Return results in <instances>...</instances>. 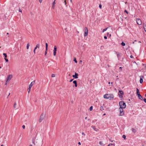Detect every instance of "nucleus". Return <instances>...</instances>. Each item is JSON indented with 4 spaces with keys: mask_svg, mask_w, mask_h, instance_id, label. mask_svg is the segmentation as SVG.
Here are the masks:
<instances>
[{
    "mask_svg": "<svg viewBox=\"0 0 146 146\" xmlns=\"http://www.w3.org/2000/svg\"><path fill=\"white\" fill-rule=\"evenodd\" d=\"M3 55L4 56L5 58H6L7 57V54L6 53H4L3 54Z\"/></svg>",
    "mask_w": 146,
    "mask_h": 146,
    "instance_id": "nucleus-22",
    "label": "nucleus"
},
{
    "mask_svg": "<svg viewBox=\"0 0 146 146\" xmlns=\"http://www.w3.org/2000/svg\"><path fill=\"white\" fill-rule=\"evenodd\" d=\"M87 117H86L85 118V119H87Z\"/></svg>",
    "mask_w": 146,
    "mask_h": 146,
    "instance_id": "nucleus-63",
    "label": "nucleus"
},
{
    "mask_svg": "<svg viewBox=\"0 0 146 146\" xmlns=\"http://www.w3.org/2000/svg\"><path fill=\"white\" fill-rule=\"evenodd\" d=\"M5 60L6 62H8V60L6 58H5Z\"/></svg>",
    "mask_w": 146,
    "mask_h": 146,
    "instance_id": "nucleus-36",
    "label": "nucleus"
},
{
    "mask_svg": "<svg viewBox=\"0 0 146 146\" xmlns=\"http://www.w3.org/2000/svg\"><path fill=\"white\" fill-rule=\"evenodd\" d=\"M125 139L126 138V136L125 135H123L122 136Z\"/></svg>",
    "mask_w": 146,
    "mask_h": 146,
    "instance_id": "nucleus-33",
    "label": "nucleus"
},
{
    "mask_svg": "<svg viewBox=\"0 0 146 146\" xmlns=\"http://www.w3.org/2000/svg\"><path fill=\"white\" fill-rule=\"evenodd\" d=\"M93 109V107L92 106H91L89 109L91 111Z\"/></svg>",
    "mask_w": 146,
    "mask_h": 146,
    "instance_id": "nucleus-27",
    "label": "nucleus"
},
{
    "mask_svg": "<svg viewBox=\"0 0 146 146\" xmlns=\"http://www.w3.org/2000/svg\"><path fill=\"white\" fill-rule=\"evenodd\" d=\"M114 145V146H115L114 144H112V143H110V144H109L108 145V146H111V145Z\"/></svg>",
    "mask_w": 146,
    "mask_h": 146,
    "instance_id": "nucleus-28",
    "label": "nucleus"
},
{
    "mask_svg": "<svg viewBox=\"0 0 146 146\" xmlns=\"http://www.w3.org/2000/svg\"><path fill=\"white\" fill-rule=\"evenodd\" d=\"M35 82V81H34L32 82L29 85L28 90H31L32 86L34 85Z\"/></svg>",
    "mask_w": 146,
    "mask_h": 146,
    "instance_id": "nucleus-6",
    "label": "nucleus"
},
{
    "mask_svg": "<svg viewBox=\"0 0 146 146\" xmlns=\"http://www.w3.org/2000/svg\"><path fill=\"white\" fill-rule=\"evenodd\" d=\"M44 117V115H43L42 114L40 115V119L39 120V122H41L42 121Z\"/></svg>",
    "mask_w": 146,
    "mask_h": 146,
    "instance_id": "nucleus-10",
    "label": "nucleus"
},
{
    "mask_svg": "<svg viewBox=\"0 0 146 146\" xmlns=\"http://www.w3.org/2000/svg\"><path fill=\"white\" fill-rule=\"evenodd\" d=\"M55 0H54V1L53 2V3H52L53 5H55Z\"/></svg>",
    "mask_w": 146,
    "mask_h": 146,
    "instance_id": "nucleus-32",
    "label": "nucleus"
},
{
    "mask_svg": "<svg viewBox=\"0 0 146 146\" xmlns=\"http://www.w3.org/2000/svg\"><path fill=\"white\" fill-rule=\"evenodd\" d=\"M19 11L21 12H22V10L20 9H19Z\"/></svg>",
    "mask_w": 146,
    "mask_h": 146,
    "instance_id": "nucleus-44",
    "label": "nucleus"
},
{
    "mask_svg": "<svg viewBox=\"0 0 146 146\" xmlns=\"http://www.w3.org/2000/svg\"><path fill=\"white\" fill-rule=\"evenodd\" d=\"M22 128L23 129H25V125H23L22 126Z\"/></svg>",
    "mask_w": 146,
    "mask_h": 146,
    "instance_id": "nucleus-37",
    "label": "nucleus"
},
{
    "mask_svg": "<svg viewBox=\"0 0 146 146\" xmlns=\"http://www.w3.org/2000/svg\"><path fill=\"white\" fill-rule=\"evenodd\" d=\"M73 79H72V80H71L70 81V82H72L73 80Z\"/></svg>",
    "mask_w": 146,
    "mask_h": 146,
    "instance_id": "nucleus-48",
    "label": "nucleus"
},
{
    "mask_svg": "<svg viewBox=\"0 0 146 146\" xmlns=\"http://www.w3.org/2000/svg\"><path fill=\"white\" fill-rule=\"evenodd\" d=\"M66 0H64V3H65V5H66Z\"/></svg>",
    "mask_w": 146,
    "mask_h": 146,
    "instance_id": "nucleus-47",
    "label": "nucleus"
},
{
    "mask_svg": "<svg viewBox=\"0 0 146 146\" xmlns=\"http://www.w3.org/2000/svg\"><path fill=\"white\" fill-rule=\"evenodd\" d=\"M124 12H126L128 14V11L126 10H125V11H124Z\"/></svg>",
    "mask_w": 146,
    "mask_h": 146,
    "instance_id": "nucleus-41",
    "label": "nucleus"
},
{
    "mask_svg": "<svg viewBox=\"0 0 146 146\" xmlns=\"http://www.w3.org/2000/svg\"><path fill=\"white\" fill-rule=\"evenodd\" d=\"M45 45H46V51H47V48H48V44L47 43H46Z\"/></svg>",
    "mask_w": 146,
    "mask_h": 146,
    "instance_id": "nucleus-21",
    "label": "nucleus"
},
{
    "mask_svg": "<svg viewBox=\"0 0 146 146\" xmlns=\"http://www.w3.org/2000/svg\"><path fill=\"white\" fill-rule=\"evenodd\" d=\"M120 108H126V104L123 101H121L119 103Z\"/></svg>",
    "mask_w": 146,
    "mask_h": 146,
    "instance_id": "nucleus-2",
    "label": "nucleus"
},
{
    "mask_svg": "<svg viewBox=\"0 0 146 146\" xmlns=\"http://www.w3.org/2000/svg\"><path fill=\"white\" fill-rule=\"evenodd\" d=\"M136 90H137V95H138V94H140L139 90L137 88H136Z\"/></svg>",
    "mask_w": 146,
    "mask_h": 146,
    "instance_id": "nucleus-18",
    "label": "nucleus"
},
{
    "mask_svg": "<svg viewBox=\"0 0 146 146\" xmlns=\"http://www.w3.org/2000/svg\"><path fill=\"white\" fill-rule=\"evenodd\" d=\"M57 48L56 46H54V49L53 50V55L54 56H55L56 55V52Z\"/></svg>",
    "mask_w": 146,
    "mask_h": 146,
    "instance_id": "nucleus-8",
    "label": "nucleus"
},
{
    "mask_svg": "<svg viewBox=\"0 0 146 146\" xmlns=\"http://www.w3.org/2000/svg\"><path fill=\"white\" fill-rule=\"evenodd\" d=\"M46 54H47V51H46H46H45V55H46Z\"/></svg>",
    "mask_w": 146,
    "mask_h": 146,
    "instance_id": "nucleus-43",
    "label": "nucleus"
},
{
    "mask_svg": "<svg viewBox=\"0 0 146 146\" xmlns=\"http://www.w3.org/2000/svg\"><path fill=\"white\" fill-rule=\"evenodd\" d=\"M29 146H32V145H30Z\"/></svg>",
    "mask_w": 146,
    "mask_h": 146,
    "instance_id": "nucleus-62",
    "label": "nucleus"
},
{
    "mask_svg": "<svg viewBox=\"0 0 146 146\" xmlns=\"http://www.w3.org/2000/svg\"><path fill=\"white\" fill-rule=\"evenodd\" d=\"M82 135H84V136L85 135V134L84 133H83V132H82Z\"/></svg>",
    "mask_w": 146,
    "mask_h": 146,
    "instance_id": "nucleus-42",
    "label": "nucleus"
},
{
    "mask_svg": "<svg viewBox=\"0 0 146 146\" xmlns=\"http://www.w3.org/2000/svg\"><path fill=\"white\" fill-rule=\"evenodd\" d=\"M78 74L75 72V75H72V76L73 77L75 78H78Z\"/></svg>",
    "mask_w": 146,
    "mask_h": 146,
    "instance_id": "nucleus-11",
    "label": "nucleus"
},
{
    "mask_svg": "<svg viewBox=\"0 0 146 146\" xmlns=\"http://www.w3.org/2000/svg\"><path fill=\"white\" fill-rule=\"evenodd\" d=\"M9 34V33H7V35H8Z\"/></svg>",
    "mask_w": 146,
    "mask_h": 146,
    "instance_id": "nucleus-59",
    "label": "nucleus"
},
{
    "mask_svg": "<svg viewBox=\"0 0 146 146\" xmlns=\"http://www.w3.org/2000/svg\"><path fill=\"white\" fill-rule=\"evenodd\" d=\"M110 82H108V84H110Z\"/></svg>",
    "mask_w": 146,
    "mask_h": 146,
    "instance_id": "nucleus-58",
    "label": "nucleus"
},
{
    "mask_svg": "<svg viewBox=\"0 0 146 146\" xmlns=\"http://www.w3.org/2000/svg\"><path fill=\"white\" fill-rule=\"evenodd\" d=\"M55 74H52L51 76L52 77H55Z\"/></svg>",
    "mask_w": 146,
    "mask_h": 146,
    "instance_id": "nucleus-30",
    "label": "nucleus"
},
{
    "mask_svg": "<svg viewBox=\"0 0 146 146\" xmlns=\"http://www.w3.org/2000/svg\"><path fill=\"white\" fill-rule=\"evenodd\" d=\"M1 146H4V145H2Z\"/></svg>",
    "mask_w": 146,
    "mask_h": 146,
    "instance_id": "nucleus-60",
    "label": "nucleus"
},
{
    "mask_svg": "<svg viewBox=\"0 0 146 146\" xmlns=\"http://www.w3.org/2000/svg\"><path fill=\"white\" fill-rule=\"evenodd\" d=\"M91 127L93 128L94 129V130L96 131H99V129L96 127L94 126H92Z\"/></svg>",
    "mask_w": 146,
    "mask_h": 146,
    "instance_id": "nucleus-13",
    "label": "nucleus"
},
{
    "mask_svg": "<svg viewBox=\"0 0 146 146\" xmlns=\"http://www.w3.org/2000/svg\"><path fill=\"white\" fill-rule=\"evenodd\" d=\"M102 5H101V4H100L99 5V7H100V9H101L102 8Z\"/></svg>",
    "mask_w": 146,
    "mask_h": 146,
    "instance_id": "nucleus-38",
    "label": "nucleus"
},
{
    "mask_svg": "<svg viewBox=\"0 0 146 146\" xmlns=\"http://www.w3.org/2000/svg\"><path fill=\"white\" fill-rule=\"evenodd\" d=\"M121 45L122 46H124L125 45V43H124L123 42L121 43Z\"/></svg>",
    "mask_w": 146,
    "mask_h": 146,
    "instance_id": "nucleus-25",
    "label": "nucleus"
},
{
    "mask_svg": "<svg viewBox=\"0 0 146 146\" xmlns=\"http://www.w3.org/2000/svg\"><path fill=\"white\" fill-rule=\"evenodd\" d=\"M78 144L79 145H81V143H80V142H78Z\"/></svg>",
    "mask_w": 146,
    "mask_h": 146,
    "instance_id": "nucleus-51",
    "label": "nucleus"
},
{
    "mask_svg": "<svg viewBox=\"0 0 146 146\" xmlns=\"http://www.w3.org/2000/svg\"><path fill=\"white\" fill-rule=\"evenodd\" d=\"M140 83L141 84L143 82V78H144V76H140Z\"/></svg>",
    "mask_w": 146,
    "mask_h": 146,
    "instance_id": "nucleus-12",
    "label": "nucleus"
},
{
    "mask_svg": "<svg viewBox=\"0 0 146 146\" xmlns=\"http://www.w3.org/2000/svg\"><path fill=\"white\" fill-rule=\"evenodd\" d=\"M104 38L105 39H107V36H105L104 37Z\"/></svg>",
    "mask_w": 146,
    "mask_h": 146,
    "instance_id": "nucleus-45",
    "label": "nucleus"
},
{
    "mask_svg": "<svg viewBox=\"0 0 146 146\" xmlns=\"http://www.w3.org/2000/svg\"><path fill=\"white\" fill-rule=\"evenodd\" d=\"M108 28H105L103 30H102V32L103 33H104V32L105 31H106L107 29H108Z\"/></svg>",
    "mask_w": 146,
    "mask_h": 146,
    "instance_id": "nucleus-23",
    "label": "nucleus"
},
{
    "mask_svg": "<svg viewBox=\"0 0 146 146\" xmlns=\"http://www.w3.org/2000/svg\"><path fill=\"white\" fill-rule=\"evenodd\" d=\"M28 90V93H29L31 90Z\"/></svg>",
    "mask_w": 146,
    "mask_h": 146,
    "instance_id": "nucleus-49",
    "label": "nucleus"
},
{
    "mask_svg": "<svg viewBox=\"0 0 146 146\" xmlns=\"http://www.w3.org/2000/svg\"><path fill=\"white\" fill-rule=\"evenodd\" d=\"M36 47L37 48H39V47H40V44H37L36 45Z\"/></svg>",
    "mask_w": 146,
    "mask_h": 146,
    "instance_id": "nucleus-19",
    "label": "nucleus"
},
{
    "mask_svg": "<svg viewBox=\"0 0 146 146\" xmlns=\"http://www.w3.org/2000/svg\"><path fill=\"white\" fill-rule=\"evenodd\" d=\"M131 131L134 133H135L137 131V130L133 128L131 129Z\"/></svg>",
    "mask_w": 146,
    "mask_h": 146,
    "instance_id": "nucleus-17",
    "label": "nucleus"
},
{
    "mask_svg": "<svg viewBox=\"0 0 146 146\" xmlns=\"http://www.w3.org/2000/svg\"><path fill=\"white\" fill-rule=\"evenodd\" d=\"M16 102H15L14 103V105L13 106L14 108H15L16 107Z\"/></svg>",
    "mask_w": 146,
    "mask_h": 146,
    "instance_id": "nucleus-26",
    "label": "nucleus"
},
{
    "mask_svg": "<svg viewBox=\"0 0 146 146\" xmlns=\"http://www.w3.org/2000/svg\"><path fill=\"white\" fill-rule=\"evenodd\" d=\"M70 1L71 3H72V0H70Z\"/></svg>",
    "mask_w": 146,
    "mask_h": 146,
    "instance_id": "nucleus-54",
    "label": "nucleus"
},
{
    "mask_svg": "<svg viewBox=\"0 0 146 146\" xmlns=\"http://www.w3.org/2000/svg\"><path fill=\"white\" fill-rule=\"evenodd\" d=\"M133 56H132V55H131V56H130V57H131V58H133Z\"/></svg>",
    "mask_w": 146,
    "mask_h": 146,
    "instance_id": "nucleus-55",
    "label": "nucleus"
},
{
    "mask_svg": "<svg viewBox=\"0 0 146 146\" xmlns=\"http://www.w3.org/2000/svg\"><path fill=\"white\" fill-rule=\"evenodd\" d=\"M39 1L40 2V3H41L42 1V0H39Z\"/></svg>",
    "mask_w": 146,
    "mask_h": 146,
    "instance_id": "nucleus-46",
    "label": "nucleus"
},
{
    "mask_svg": "<svg viewBox=\"0 0 146 146\" xmlns=\"http://www.w3.org/2000/svg\"><path fill=\"white\" fill-rule=\"evenodd\" d=\"M99 143L100 145H102V142L101 141H100Z\"/></svg>",
    "mask_w": 146,
    "mask_h": 146,
    "instance_id": "nucleus-34",
    "label": "nucleus"
},
{
    "mask_svg": "<svg viewBox=\"0 0 146 146\" xmlns=\"http://www.w3.org/2000/svg\"><path fill=\"white\" fill-rule=\"evenodd\" d=\"M37 48L35 47V48H34V50H36L37 49Z\"/></svg>",
    "mask_w": 146,
    "mask_h": 146,
    "instance_id": "nucleus-52",
    "label": "nucleus"
},
{
    "mask_svg": "<svg viewBox=\"0 0 146 146\" xmlns=\"http://www.w3.org/2000/svg\"><path fill=\"white\" fill-rule=\"evenodd\" d=\"M143 101H144V102L145 103H146V99L145 98H144L143 99Z\"/></svg>",
    "mask_w": 146,
    "mask_h": 146,
    "instance_id": "nucleus-35",
    "label": "nucleus"
},
{
    "mask_svg": "<svg viewBox=\"0 0 146 146\" xmlns=\"http://www.w3.org/2000/svg\"><path fill=\"white\" fill-rule=\"evenodd\" d=\"M12 78V76L11 75H9L7 77V80H6V82H9V80H11Z\"/></svg>",
    "mask_w": 146,
    "mask_h": 146,
    "instance_id": "nucleus-9",
    "label": "nucleus"
},
{
    "mask_svg": "<svg viewBox=\"0 0 146 146\" xmlns=\"http://www.w3.org/2000/svg\"><path fill=\"white\" fill-rule=\"evenodd\" d=\"M29 43H28L27 45V49H28L29 48Z\"/></svg>",
    "mask_w": 146,
    "mask_h": 146,
    "instance_id": "nucleus-24",
    "label": "nucleus"
},
{
    "mask_svg": "<svg viewBox=\"0 0 146 146\" xmlns=\"http://www.w3.org/2000/svg\"><path fill=\"white\" fill-rule=\"evenodd\" d=\"M73 83L75 84V86L76 87H77V82L76 80H74L73 82Z\"/></svg>",
    "mask_w": 146,
    "mask_h": 146,
    "instance_id": "nucleus-16",
    "label": "nucleus"
},
{
    "mask_svg": "<svg viewBox=\"0 0 146 146\" xmlns=\"http://www.w3.org/2000/svg\"><path fill=\"white\" fill-rule=\"evenodd\" d=\"M10 95V93H9V95H8V96L7 97V98H8V97H9V96Z\"/></svg>",
    "mask_w": 146,
    "mask_h": 146,
    "instance_id": "nucleus-53",
    "label": "nucleus"
},
{
    "mask_svg": "<svg viewBox=\"0 0 146 146\" xmlns=\"http://www.w3.org/2000/svg\"><path fill=\"white\" fill-rule=\"evenodd\" d=\"M136 21L137 23L139 25H140L141 24L142 22L140 19H137Z\"/></svg>",
    "mask_w": 146,
    "mask_h": 146,
    "instance_id": "nucleus-5",
    "label": "nucleus"
},
{
    "mask_svg": "<svg viewBox=\"0 0 146 146\" xmlns=\"http://www.w3.org/2000/svg\"><path fill=\"white\" fill-rule=\"evenodd\" d=\"M106 115V113H104V114H103V115Z\"/></svg>",
    "mask_w": 146,
    "mask_h": 146,
    "instance_id": "nucleus-56",
    "label": "nucleus"
},
{
    "mask_svg": "<svg viewBox=\"0 0 146 146\" xmlns=\"http://www.w3.org/2000/svg\"><path fill=\"white\" fill-rule=\"evenodd\" d=\"M145 97H146V94H145Z\"/></svg>",
    "mask_w": 146,
    "mask_h": 146,
    "instance_id": "nucleus-64",
    "label": "nucleus"
},
{
    "mask_svg": "<svg viewBox=\"0 0 146 146\" xmlns=\"http://www.w3.org/2000/svg\"><path fill=\"white\" fill-rule=\"evenodd\" d=\"M104 97L105 99L112 100L114 98V96L113 94H106L104 95Z\"/></svg>",
    "mask_w": 146,
    "mask_h": 146,
    "instance_id": "nucleus-1",
    "label": "nucleus"
},
{
    "mask_svg": "<svg viewBox=\"0 0 146 146\" xmlns=\"http://www.w3.org/2000/svg\"><path fill=\"white\" fill-rule=\"evenodd\" d=\"M74 60L76 63H77V60H76V58H74Z\"/></svg>",
    "mask_w": 146,
    "mask_h": 146,
    "instance_id": "nucleus-31",
    "label": "nucleus"
},
{
    "mask_svg": "<svg viewBox=\"0 0 146 146\" xmlns=\"http://www.w3.org/2000/svg\"><path fill=\"white\" fill-rule=\"evenodd\" d=\"M120 111V114L119 115V116H122L124 115V112H123V110L122 108H119Z\"/></svg>",
    "mask_w": 146,
    "mask_h": 146,
    "instance_id": "nucleus-7",
    "label": "nucleus"
},
{
    "mask_svg": "<svg viewBox=\"0 0 146 146\" xmlns=\"http://www.w3.org/2000/svg\"><path fill=\"white\" fill-rule=\"evenodd\" d=\"M137 96L139 99H140L141 100H143V98L141 96V95L140 94H138V95H137Z\"/></svg>",
    "mask_w": 146,
    "mask_h": 146,
    "instance_id": "nucleus-14",
    "label": "nucleus"
},
{
    "mask_svg": "<svg viewBox=\"0 0 146 146\" xmlns=\"http://www.w3.org/2000/svg\"><path fill=\"white\" fill-rule=\"evenodd\" d=\"M80 63L82 62V61L81 60H80Z\"/></svg>",
    "mask_w": 146,
    "mask_h": 146,
    "instance_id": "nucleus-57",
    "label": "nucleus"
},
{
    "mask_svg": "<svg viewBox=\"0 0 146 146\" xmlns=\"http://www.w3.org/2000/svg\"><path fill=\"white\" fill-rule=\"evenodd\" d=\"M143 28L145 31L146 33V26H145H145H144Z\"/></svg>",
    "mask_w": 146,
    "mask_h": 146,
    "instance_id": "nucleus-29",
    "label": "nucleus"
},
{
    "mask_svg": "<svg viewBox=\"0 0 146 146\" xmlns=\"http://www.w3.org/2000/svg\"><path fill=\"white\" fill-rule=\"evenodd\" d=\"M104 107L102 106H101L100 108V110H101V111H102V110H104Z\"/></svg>",
    "mask_w": 146,
    "mask_h": 146,
    "instance_id": "nucleus-20",
    "label": "nucleus"
},
{
    "mask_svg": "<svg viewBox=\"0 0 146 146\" xmlns=\"http://www.w3.org/2000/svg\"><path fill=\"white\" fill-rule=\"evenodd\" d=\"M116 54L117 56V57L119 59V57L121 56V53L119 52H116Z\"/></svg>",
    "mask_w": 146,
    "mask_h": 146,
    "instance_id": "nucleus-15",
    "label": "nucleus"
},
{
    "mask_svg": "<svg viewBox=\"0 0 146 146\" xmlns=\"http://www.w3.org/2000/svg\"><path fill=\"white\" fill-rule=\"evenodd\" d=\"M52 7L53 9H54V5H52Z\"/></svg>",
    "mask_w": 146,
    "mask_h": 146,
    "instance_id": "nucleus-40",
    "label": "nucleus"
},
{
    "mask_svg": "<svg viewBox=\"0 0 146 146\" xmlns=\"http://www.w3.org/2000/svg\"><path fill=\"white\" fill-rule=\"evenodd\" d=\"M85 33L84 34V36H87L88 34V30L87 27H85L84 28Z\"/></svg>",
    "mask_w": 146,
    "mask_h": 146,
    "instance_id": "nucleus-4",
    "label": "nucleus"
},
{
    "mask_svg": "<svg viewBox=\"0 0 146 146\" xmlns=\"http://www.w3.org/2000/svg\"><path fill=\"white\" fill-rule=\"evenodd\" d=\"M119 69H120V71H122V69L121 67H119Z\"/></svg>",
    "mask_w": 146,
    "mask_h": 146,
    "instance_id": "nucleus-39",
    "label": "nucleus"
},
{
    "mask_svg": "<svg viewBox=\"0 0 146 146\" xmlns=\"http://www.w3.org/2000/svg\"><path fill=\"white\" fill-rule=\"evenodd\" d=\"M123 92L122 90H119V92L118 95L120 98H121L123 97Z\"/></svg>",
    "mask_w": 146,
    "mask_h": 146,
    "instance_id": "nucleus-3",
    "label": "nucleus"
},
{
    "mask_svg": "<svg viewBox=\"0 0 146 146\" xmlns=\"http://www.w3.org/2000/svg\"><path fill=\"white\" fill-rule=\"evenodd\" d=\"M35 50H33V52H34V53L35 54Z\"/></svg>",
    "mask_w": 146,
    "mask_h": 146,
    "instance_id": "nucleus-50",
    "label": "nucleus"
},
{
    "mask_svg": "<svg viewBox=\"0 0 146 146\" xmlns=\"http://www.w3.org/2000/svg\"><path fill=\"white\" fill-rule=\"evenodd\" d=\"M89 126H90V125L89 124H88V126L87 127Z\"/></svg>",
    "mask_w": 146,
    "mask_h": 146,
    "instance_id": "nucleus-61",
    "label": "nucleus"
}]
</instances>
